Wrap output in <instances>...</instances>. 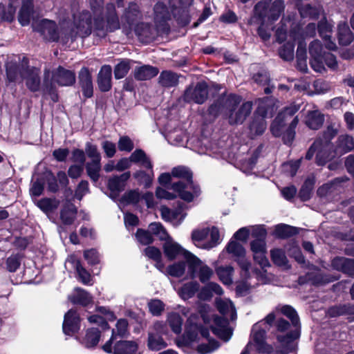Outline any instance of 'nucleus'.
Segmentation results:
<instances>
[{"mask_svg": "<svg viewBox=\"0 0 354 354\" xmlns=\"http://www.w3.org/2000/svg\"><path fill=\"white\" fill-rule=\"evenodd\" d=\"M240 102L241 97L239 96L230 95L227 97L218 99L209 106L208 111L209 114L216 116L225 110L230 124H242L250 114L252 109V103L245 102L239 106Z\"/></svg>", "mask_w": 354, "mask_h": 354, "instance_id": "1", "label": "nucleus"}, {"mask_svg": "<svg viewBox=\"0 0 354 354\" xmlns=\"http://www.w3.org/2000/svg\"><path fill=\"white\" fill-rule=\"evenodd\" d=\"M94 17L95 32L97 36L104 37L108 32H113L120 28V22L115 13V6L109 3L106 6V20L102 15L103 0H89Z\"/></svg>", "mask_w": 354, "mask_h": 354, "instance_id": "2", "label": "nucleus"}, {"mask_svg": "<svg viewBox=\"0 0 354 354\" xmlns=\"http://www.w3.org/2000/svg\"><path fill=\"white\" fill-rule=\"evenodd\" d=\"M63 31L67 40L75 41L77 37L84 38L92 31V15L89 11L82 10L73 15L72 23L63 21Z\"/></svg>", "mask_w": 354, "mask_h": 354, "instance_id": "3", "label": "nucleus"}, {"mask_svg": "<svg viewBox=\"0 0 354 354\" xmlns=\"http://www.w3.org/2000/svg\"><path fill=\"white\" fill-rule=\"evenodd\" d=\"M50 78V71L45 70L44 78V90L45 93L51 95L54 102L57 100V95L55 93V85L60 86H71L75 82L76 76L74 71L59 66L52 71Z\"/></svg>", "mask_w": 354, "mask_h": 354, "instance_id": "4", "label": "nucleus"}, {"mask_svg": "<svg viewBox=\"0 0 354 354\" xmlns=\"http://www.w3.org/2000/svg\"><path fill=\"white\" fill-rule=\"evenodd\" d=\"M171 175L187 181L186 183L179 181L171 185V189L178 194L180 198L190 202L200 194V188L197 185L194 184L192 180V173L187 167L184 166L174 167L171 171Z\"/></svg>", "mask_w": 354, "mask_h": 354, "instance_id": "5", "label": "nucleus"}, {"mask_svg": "<svg viewBox=\"0 0 354 354\" xmlns=\"http://www.w3.org/2000/svg\"><path fill=\"white\" fill-rule=\"evenodd\" d=\"M275 319L274 313H269L263 319L254 324L252 328V337L259 353H270L273 348L266 342V333Z\"/></svg>", "mask_w": 354, "mask_h": 354, "instance_id": "6", "label": "nucleus"}, {"mask_svg": "<svg viewBox=\"0 0 354 354\" xmlns=\"http://www.w3.org/2000/svg\"><path fill=\"white\" fill-rule=\"evenodd\" d=\"M282 314L288 317L295 330L288 333L286 335H277V340L284 347V353H288L295 348L294 340L299 336V320L297 312L290 306H283L280 309Z\"/></svg>", "mask_w": 354, "mask_h": 354, "instance_id": "7", "label": "nucleus"}, {"mask_svg": "<svg viewBox=\"0 0 354 354\" xmlns=\"http://www.w3.org/2000/svg\"><path fill=\"white\" fill-rule=\"evenodd\" d=\"M268 0L259 1L254 8V17L259 19L262 24L266 21H277L284 10V3L281 0H276L270 6H268Z\"/></svg>", "mask_w": 354, "mask_h": 354, "instance_id": "8", "label": "nucleus"}, {"mask_svg": "<svg viewBox=\"0 0 354 354\" xmlns=\"http://www.w3.org/2000/svg\"><path fill=\"white\" fill-rule=\"evenodd\" d=\"M187 273L192 279L198 277L201 283H205L212 277L214 274L212 269L193 254L187 253Z\"/></svg>", "mask_w": 354, "mask_h": 354, "instance_id": "9", "label": "nucleus"}, {"mask_svg": "<svg viewBox=\"0 0 354 354\" xmlns=\"http://www.w3.org/2000/svg\"><path fill=\"white\" fill-rule=\"evenodd\" d=\"M167 329L164 322L157 321L149 327L148 331L147 347L151 351H158L167 346L162 335L167 334Z\"/></svg>", "mask_w": 354, "mask_h": 354, "instance_id": "10", "label": "nucleus"}, {"mask_svg": "<svg viewBox=\"0 0 354 354\" xmlns=\"http://www.w3.org/2000/svg\"><path fill=\"white\" fill-rule=\"evenodd\" d=\"M32 27L34 30L39 32L46 40L54 41L61 37L64 42L69 41L66 39L63 31V21L61 23L59 31L57 30L55 23L48 19L41 20L38 24H32Z\"/></svg>", "mask_w": 354, "mask_h": 354, "instance_id": "11", "label": "nucleus"}, {"mask_svg": "<svg viewBox=\"0 0 354 354\" xmlns=\"http://www.w3.org/2000/svg\"><path fill=\"white\" fill-rule=\"evenodd\" d=\"M271 100L265 97L259 100V106L257 113H255L253 120L250 125V133L252 136H259L262 134L266 129V122L265 118L268 114L269 108L266 107Z\"/></svg>", "mask_w": 354, "mask_h": 354, "instance_id": "12", "label": "nucleus"}, {"mask_svg": "<svg viewBox=\"0 0 354 354\" xmlns=\"http://www.w3.org/2000/svg\"><path fill=\"white\" fill-rule=\"evenodd\" d=\"M20 61L19 57L12 56L6 64V75L10 82H21L24 80L26 70L28 68V62L24 57L21 64Z\"/></svg>", "mask_w": 354, "mask_h": 354, "instance_id": "13", "label": "nucleus"}, {"mask_svg": "<svg viewBox=\"0 0 354 354\" xmlns=\"http://www.w3.org/2000/svg\"><path fill=\"white\" fill-rule=\"evenodd\" d=\"M299 106L291 104L278 114L271 125V131L274 136H281V128L290 120L292 117L299 111Z\"/></svg>", "mask_w": 354, "mask_h": 354, "instance_id": "14", "label": "nucleus"}, {"mask_svg": "<svg viewBox=\"0 0 354 354\" xmlns=\"http://www.w3.org/2000/svg\"><path fill=\"white\" fill-rule=\"evenodd\" d=\"M207 86L205 82H198L195 87H189L185 91L183 98L187 102L203 104L207 98Z\"/></svg>", "mask_w": 354, "mask_h": 354, "instance_id": "15", "label": "nucleus"}, {"mask_svg": "<svg viewBox=\"0 0 354 354\" xmlns=\"http://www.w3.org/2000/svg\"><path fill=\"white\" fill-rule=\"evenodd\" d=\"M309 53L310 55V64L312 68L318 73L326 71L322 61L323 48L321 42L319 40H314L309 46Z\"/></svg>", "mask_w": 354, "mask_h": 354, "instance_id": "16", "label": "nucleus"}, {"mask_svg": "<svg viewBox=\"0 0 354 354\" xmlns=\"http://www.w3.org/2000/svg\"><path fill=\"white\" fill-rule=\"evenodd\" d=\"M317 140L321 141V145L317 147L316 154V162L318 165H324L335 157H339L335 153V147L330 142L323 141L322 139Z\"/></svg>", "mask_w": 354, "mask_h": 354, "instance_id": "17", "label": "nucleus"}, {"mask_svg": "<svg viewBox=\"0 0 354 354\" xmlns=\"http://www.w3.org/2000/svg\"><path fill=\"white\" fill-rule=\"evenodd\" d=\"M131 176L129 171L124 172L120 176H114L109 179L108 188L110 191V197L115 199L120 193L124 190L126 182Z\"/></svg>", "mask_w": 354, "mask_h": 354, "instance_id": "18", "label": "nucleus"}, {"mask_svg": "<svg viewBox=\"0 0 354 354\" xmlns=\"http://www.w3.org/2000/svg\"><path fill=\"white\" fill-rule=\"evenodd\" d=\"M80 323L79 315L73 309L69 310L64 315L62 326L63 332L67 335H73L80 330Z\"/></svg>", "mask_w": 354, "mask_h": 354, "instance_id": "19", "label": "nucleus"}, {"mask_svg": "<svg viewBox=\"0 0 354 354\" xmlns=\"http://www.w3.org/2000/svg\"><path fill=\"white\" fill-rule=\"evenodd\" d=\"M78 82L85 97H91L93 94V86L91 74L86 67L80 69L78 73Z\"/></svg>", "mask_w": 354, "mask_h": 354, "instance_id": "20", "label": "nucleus"}, {"mask_svg": "<svg viewBox=\"0 0 354 354\" xmlns=\"http://www.w3.org/2000/svg\"><path fill=\"white\" fill-rule=\"evenodd\" d=\"M215 326L212 328L214 334L225 342L230 340L232 335V330L228 326L226 318L216 317L214 319Z\"/></svg>", "mask_w": 354, "mask_h": 354, "instance_id": "21", "label": "nucleus"}, {"mask_svg": "<svg viewBox=\"0 0 354 354\" xmlns=\"http://www.w3.org/2000/svg\"><path fill=\"white\" fill-rule=\"evenodd\" d=\"M333 269L341 271L349 277H354V259L335 257L331 262Z\"/></svg>", "mask_w": 354, "mask_h": 354, "instance_id": "22", "label": "nucleus"}, {"mask_svg": "<svg viewBox=\"0 0 354 354\" xmlns=\"http://www.w3.org/2000/svg\"><path fill=\"white\" fill-rule=\"evenodd\" d=\"M335 147V153L339 157L352 150L354 151V138L345 134L338 137Z\"/></svg>", "mask_w": 354, "mask_h": 354, "instance_id": "23", "label": "nucleus"}, {"mask_svg": "<svg viewBox=\"0 0 354 354\" xmlns=\"http://www.w3.org/2000/svg\"><path fill=\"white\" fill-rule=\"evenodd\" d=\"M112 68L109 65H104L97 75V85L102 92L109 91L111 88Z\"/></svg>", "mask_w": 354, "mask_h": 354, "instance_id": "24", "label": "nucleus"}, {"mask_svg": "<svg viewBox=\"0 0 354 354\" xmlns=\"http://www.w3.org/2000/svg\"><path fill=\"white\" fill-rule=\"evenodd\" d=\"M128 333V322L125 319H120L117 322L116 328L112 331L111 339L103 346V350L106 353H111L112 341L118 336L124 337Z\"/></svg>", "mask_w": 354, "mask_h": 354, "instance_id": "25", "label": "nucleus"}, {"mask_svg": "<svg viewBox=\"0 0 354 354\" xmlns=\"http://www.w3.org/2000/svg\"><path fill=\"white\" fill-rule=\"evenodd\" d=\"M165 256L170 260L175 259L180 254H183L187 259L188 251L185 250L179 244L174 242L170 237L165 240L163 246Z\"/></svg>", "mask_w": 354, "mask_h": 354, "instance_id": "26", "label": "nucleus"}, {"mask_svg": "<svg viewBox=\"0 0 354 354\" xmlns=\"http://www.w3.org/2000/svg\"><path fill=\"white\" fill-rule=\"evenodd\" d=\"M170 18V14L165 6L161 2H158L154 6V21L158 28L165 30V22Z\"/></svg>", "mask_w": 354, "mask_h": 354, "instance_id": "27", "label": "nucleus"}, {"mask_svg": "<svg viewBox=\"0 0 354 354\" xmlns=\"http://www.w3.org/2000/svg\"><path fill=\"white\" fill-rule=\"evenodd\" d=\"M24 80H26V84L31 91H37L40 86L39 70L37 68H28Z\"/></svg>", "mask_w": 354, "mask_h": 354, "instance_id": "28", "label": "nucleus"}, {"mask_svg": "<svg viewBox=\"0 0 354 354\" xmlns=\"http://www.w3.org/2000/svg\"><path fill=\"white\" fill-rule=\"evenodd\" d=\"M223 293L222 288L216 283L210 282L203 286L198 293V298L203 301H209L213 295H221Z\"/></svg>", "mask_w": 354, "mask_h": 354, "instance_id": "29", "label": "nucleus"}, {"mask_svg": "<svg viewBox=\"0 0 354 354\" xmlns=\"http://www.w3.org/2000/svg\"><path fill=\"white\" fill-rule=\"evenodd\" d=\"M159 70L156 67L150 65H143L135 68L133 75L137 80L144 81L156 76Z\"/></svg>", "mask_w": 354, "mask_h": 354, "instance_id": "30", "label": "nucleus"}, {"mask_svg": "<svg viewBox=\"0 0 354 354\" xmlns=\"http://www.w3.org/2000/svg\"><path fill=\"white\" fill-rule=\"evenodd\" d=\"M216 306L218 310L225 316H229L232 320L236 317V313L232 301L227 299H216Z\"/></svg>", "mask_w": 354, "mask_h": 354, "instance_id": "31", "label": "nucleus"}, {"mask_svg": "<svg viewBox=\"0 0 354 354\" xmlns=\"http://www.w3.org/2000/svg\"><path fill=\"white\" fill-rule=\"evenodd\" d=\"M33 12L32 0H23L20 9L18 20L22 26L29 24L31 16Z\"/></svg>", "mask_w": 354, "mask_h": 354, "instance_id": "32", "label": "nucleus"}, {"mask_svg": "<svg viewBox=\"0 0 354 354\" xmlns=\"http://www.w3.org/2000/svg\"><path fill=\"white\" fill-rule=\"evenodd\" d=\"M138 350V344L133 341H119L113 348L114 354H135Z\"/></svg>", "mask_w": 354, "mask_h": 354, "instance_id": "33", "label": "nucleus"}, {"mask_svg": "<svg viewBox=\"0 0 354 354\" xmlns=\"http://www.w3.org/2000/svg\"><path fill=\"white\" fill-rule=\"evenodd\" d=\"M320 37L326 41V47L330 50H334L336 48L335 43L330 40L331 36V26L325 21H321L317 26Z\"/></svg>", "mask_w": 354, "mask_h": 354, "instance_id": "34", "label": "nucleus"}, {"mask_svg": "<svg viewBox=\"0 0 354 354\" xmlns=\"http://www.w3.org/2000/svg\"><path fill=\"white\" fill-rule=\"evenodd\" d=\"M129 158L131 162L139 164L140 166L148 169H151L153 168V165L150 158L147 156L145 152L140 149H136L131 154Z\"/></svg>", "mask_w": 354, "mask_h": 354, "instance_id": "35", "label": "nucleus"}, {"mask_svg": "<svg viewBox=\"0 0 354 354\" xmlns=\"http://www.w3.org/2000/svg\"><path fill=\"white\" fill-rule=\"evenodd\" d=\"M354 35L346 22L338 25V39L341 45L348 46L353 40Z\"/></svg>", "mask_w": 354, "mask_h": 354, "instance_id": "36", "label": "nucleus"}, {"mask_svg": "<svg viewBox=\"0 0 354 354\" xmlns=\"http://www.w3.org/2000/svg\"><path fill=\"white\" fill-rule=\"evenodd\" d=\"M324 121V115L318 110L309 111L306 116V124L312 129H318Z\"/></svg>", "mask_w": 354, "mask_h": 354, "instance_id": "37", "label": "nucleus"}, {"mask_svg": "<svg viewBox=\"0 0 354 354\" xmlns=\"http://www.w3.org/2000/svg\"><path fill=\"white\" fill-rule=\"evenodd\" d=\"M159 84L164 87H173L178 83V76L170 71H162L158 77Z\"/></svg>", "mask_w": 354, "mask_h": 354, "instance_id": "38", "label": "nucleus"}, {"mask_svg": "<svg viewBox=\"0 0 354 354\" xmlns=\"http://www.w3.org/2000/svg\"><path fill=\"white\" fill-rule=\"evenodd\" d=\"M199 290V283L197 281H190L185 283L178 290L179 296L184 300L194 297Z\"/></svg>", "mask_w": 354, "mask_h": 354, "instance_id": "39", "label": "nucleus"}, {"mask_svg": "<svg viewBox=\"0 0 354 354\" xmlns=\"http://www.w3.org/2000/svg\"><path fill=\"white\" fill-rule=\"evenodd\" d=\"M100 337V332L97 328L88 329L82 344L86 348H93L98 344Z\"/></svg>", "mask_w": 354, "mask_h": 354, "instance_id": "40", "label": "nucleus"}, {"mask_svg": "<svg viewBox=\"0 0 354 354\" xmlns=\"http://www.w3.org/2000/svg\"><path fill=\"white\" fill-rule=\"evenodd\" d=\"M160 212L163 220L170 221L174 223H179L180 222H178L177 221L179 219V221H181L185 216V214H181L180 210L174 211L165 206L161 207Z\"/></svg>", "mask_w": 354, "mask_h": 354, "instance_id": "41", "label": "nucleus"}, {"mask_svg": "<svg viewBox=\"0 0 354 354\" xmlns=\"http://www.w3.org/2000/svg\"><path fill=\"white\" fill-rule=\"evenodd\" d=\"M209 232V230L208 228L193 231L192 239L194 245L198 248L204 249V246L208 240Z\"/></svg>", "mask_w": 354, "mask_h": 354, "instance_id": "42", "label": "nucleus"}, {"mask_svg": "<svg viewBox=\"0 0 354 354\" xmlns=\"http://www.w3.org/2000/svg\"><path fill=\"white\" fill-rule=\"evenodd\" d=\"M167 322L174 333L180 334L181 333L183 320L178 313L174 312L168 313Z\"/></svg>", "mask_w": 354, "mask_h": 354, "instance_id": "43", "label": "nucleus"}, {"mask_svg": "<svg viewBox=\"0 0 354 354\" xmlns=\"http://www.w3.org/2000/svg\"><path fill=\"white\" fill-rule=\"evenodd\" d=\"M35 205L44 213L48 214L58 207L59 201L55 198H42L35 201Z\"/></svg>", "mask_w": 354, "mask_h": 354, "instance_id": "44", "label": "nucleus"}, {"mask_svg": "<svg viewBox=\"0 0 354 354\" xmlns=\"http://www.w3.org/2000/svg\"><path fill=\"white\" fill-rule=\"evenodd\" d=\"M85 167L88 176L93 182L97 183L100 176V161H89L86 163Z\"/></svg>", "mask_w": 354, "mask_h": 354, "instance_id": "45", "label": "nucleus"}, {"mask_svg": "<svg viewBox=\"0 0 354 354\" xmlns=\"http://www.w3.org/2000/svg\"><path fill=\"white\" fill-rule=\"evenodd\" d=\"M153 168L149 171L138 170L133 174V177L140 184L144 185L145 187H149L153 179Z\"/></svg>", "mask_w": 354, "mask_h": 354, "instance_id": "46", "label": "nucleus"}, {"mask_svg": "<svg viewBox=\"0 0 354 354\" xmlns=\"http://www.w3.org/2000/svg\"><path fill=\"white\" fill-rule=\"evenodd\" d=\"M297 233L296 227L286 224H279L275 226L273 234L277 237L284 239Z\"/></svg>", "mask_w": 354, "mask_h": 354, "instance_id": "47", "label": "nucleus"}, {"mask_svg": "<svg viewBox=\"0 0 354 354\" xmlns=\"http://www.w3.org/2000/svg\"><path fill=\"white\" fill-rule=\"evenodd\" d=\"M266 252H261L253 254L254 260L261 267L263 270V271H260L257 269L252 270V274L255 275L257 278L263 277V273L266 272L264 269L270 266V263L266 256Z\"/></svg>", "mask_w": 354, "mask_h": 354, "instance_id": "48", "label": "nucleus"}, {"mask_svg": "<svg viewBox=\"0 0 354 354\" xmlns=\"http://www.w3.org/2000/svg\"><path fill=\"white\" fill-rule=\"evenodd\" d=\"M234 268L230 266H221L216 269V273L220 280L225 284H231Z\"/></svg>", "mask_w": 354, "mask_h": 354, "instance_id": "49", "label": "nucleus"}, {"mask_svg": "<svg viewBox=\"0 0 354 354\" xmlns=\"http://www.w3.org/2000/svg\"><path fill=\"white\" fill-rule=\"evenodd\" d=\"M75 295L71 299L72 303L86 306L92 301L90 294L81 288L75 290Z\"/></svg>", "mask_w": 354, "mask_h": 354, "instance_id": "50", "label": "nucleus"}, {"mask_svg": "<svg viewBox=\"0 0 354 354\" xmlns=\"http://www.w3.org/2000/svg\"><path fill=\"white\" fill-rule=\"evenodd\" d=\"M77 214V209L75 206L69 205L64 207L61 211L60 217L63 223L71 225L73 223Z\"/></svg>", "mask_w": 354, "mask_h": 354, "instance_id": "51", "label": "nucleus"}, {"mask_svg": "<svg viewBox=\"0 0 354 354\" xmlns=\"http://www.w3.org/2000/svg\"><path fill=\"white\" fill-rule=\"evenodd\" d=\"M141 193L138 189L126 192L121 198V202L127 204H137L141 199Z\"/></svg>", "mask_w": 354, "mask_h": 354, "instance_id": "52", "label": "nucleus"}, {"mask_svg": "<svg viewBox=\"0 0 354 354\" xmlns=\"http://www.w3.org/2000/svg\"><path fill=\"white\" fill-rule=\"evenodd\" d=\"M19 0H10V3L7 8V10H4V8L0 4V13L2 15L0 18L2 20L7 21H12L14 19L15 14L16 12V7L13 5L14 3L18 2Z\"/></svg>", "mask_w": 354, "mask_h": 354, "instance_id": "53", "label": "nucleus"}, {"mask_svg": "<svg viewBox=\"0 0 354 354\" xmlns=\"http://www.w3.org/2000/svg\"><path fill=\"white\" fill-rule=\"evenodd\" d=\"M149 231L151 234L158 236L160 240H166L169 235L165 229L160 223H152L149 225Z\"/></svg>", "mask_w": 354, "mask_h": 354, "instance_id": "54", "label": "nucleus"}, {"mask_svg": "<svg viewBox=\"0 0 354 354\" xmlns=\"http://www.w3.org/2000/svg\"><path fill=\"white\" fill-rule=\"evenodd\" d=\"M208 240L204 246V249L209 250L216 247L220 243V234L218 228L212 227L209 232Z\"/></svg>", "mask_w": 354, "mask_h": 354, "instance_id": "55", "label": "nucleus"}, {"mask_svg": "<svg viewBox=\"0 0 354 354\" xmlns=\"http://www.w3.org/2000/svg\"><path fill=\"white\" fill-rule=\"evenodd\" d=\"M130 60H123L118 63L114 69V75L116 79L123 78L130 69Z\"/></svg>", "mask_w": 354, "mask_h": 354, "instance_id": "56", "label": "nucleus"}, {"mask_svg": "<svg viewBox=\"0 0 354 354\" xmlns=\"http://www.w3.org/2000/svg\"><path fill=\"white\" fill-rule=\"evenodd\" d=\"M298 122L299 120L297 116L295 117L291 120V122L286 131L283 134V140L286 144H290L293 140L295 135V129L296 128Z\"/></svg>", "mask_w": 354, "mask_h": 354, "instance_id": "57", "label": "nucleus"}, {"mask_svg": "<svg viewBox=\"0 0 354 354\" xmlns=\"http://www.w3.org/2000/svg\"><path fill=\"white\" fill-rule=\"evenodd\" d=\"M149 312L153 316H160L165 309L164 303L158 299H151L148 302Z\"/></svg>", "mask_w": 354, "mask_h": 354, "instance_id": "58", "label": "nucleus"}, {"mask_svg": "<svg viewBox=\"0 0 354 354\" xmlns=\"http://www.w3.org/2000/svg\"><path fill=\"white\" fill-rule=\"evenodd\" d=\"M236 261L241 269V275L245 279L250 277V270L251 263L245 258V255H243L236 259Z\"/></svg>", "mask_w": 354, "mask_h": 354, "instance_id": "59", "label": "nucleus"}, {"mask_svg": "<svg viewBox=\"0 0 354 354\" xmlns=\"http://www.w3.org/2000/svg\"><path fill=\"white\" fill-rule=\"evenodd\" d=\"M294 48L295 46L292 43L288 42L285 44L279 49L280 57L286 61L292 60L294 58Z\"/></svg>", "mask_w": 354, "mask_h": 354, "instance_id": "60", "label": "nucleus"}, {"mask_svg": "<svg viewBox=\"0 0 354 354\" xmlns=\"http://www.w3.org/2000/svg\"><path fill=\"white\" fill-rule=\"evenodd\" d=\"M270 253L274 263L279 266H285L287 264V258L282 250L274 249L271 250Z\"/></svg>", "mask_w": 354, "mask_h": 354, "instance_id": "61", "label": "nucleus"}, {"mask_svg": "<svg viewBox=\"0 0 354 354\" xmlns=\"http://www.w3.org/2000/svg\"><path fill=\"white\" fill-rule=\"evenodd\" d=\"M227 251L237 258L245 255V251L241 244L235 241H231L227 248Z\"/></svg>", "mask_w": 354, "mask_h": 354, "instance_id": "62", "label": "nucleus"}, {"mask_svg": "<svg viewBox=\"0 0 354 354\" xmlns=\"http://www.w3.org/2000/svg\"><path fill=\"white\" fill-rule=\"evenodd\" d=\"M21 258L22 257L19 254H12L9 257L6 262V269L10 272H15L21 264Z\"/></svg>", "mask_w": 354, "mask_h": 354, "instance_id": "63", "label": "nucleus"}, {"mask_svg": "<svg viewBox=\"0 0 354 354\" xmlns=\"http://www.w3.org/2000/svg\"><path fill=\"white\" fill-rule=\"evenodd\" d=\"M186 264L185 262H178L169 266L167 268V272L169 275L175 277H180L185 273Z\"/></svg>", "mask_w": 354, "mask_h": 354, "instance_id": "64", "label": "nucleus"}]
</instances>
